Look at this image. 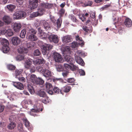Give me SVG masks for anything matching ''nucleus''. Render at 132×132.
<instances>
[{
    "instance_id": "f257e3e1",
    "label": "nucleus",
    "mask_w": 132,
    "mask_h": 132,
    "mask_svg": "<svg viewBox=\"0 0 132 132\" xmlns=\"http://www.w3.org/2000/svg\"><path fill=\"white\" fill-rule=\"evenodd\" d=\"M30 78L31 81L33 84L37 85H43L44 81L42 79L37 78L36 76L34 75H31L30 76Z\"/></svg>"
},
{
    "instance_id": "f03ea898",
    "label": "nucleus",
    "mask_w": 132,
    "mask_h": 132,
    "mask_svg": "<svg viewBox=\"0 0 132 132\" xmlns=\"http://www.w3.org/2000/svg\"><path fill=\"white\" fill-rule=\"evenodd\" d=\"M26 13L24 11H16L13 14V18L14 19H20L25 17Z\"/></svg>"
},
{
    "instance_id": "7ed1b4c3",
    "label": "nucleus",
    "mask_w": 132,
    "mask_h": 132,
    "mask_svg": "<svg viewBox=\"0 0 132 132\" xmlns=\"http://www.w3.org/2000/svg\"><path fill=\"white\" fill-rule=\"evenodd\" d=\"M65 10L63 8H61L59 11V13L60 15V17L57 20L56 25L58 28H60L61 26L62 22V19L61 18L64 13Z\"/></svg>"
},
{
    "instance_id": "20e7f679",
    "label": "nucleus",
    "mask_w": 132,
    "mask_h": 132,
    "mask_svg": "<svg viewBox=\"0 0 132 132\" xmlns=\"http://www.w3.org/2000/svg\"><path fill=\"white\" fill-rule=\"evenodd\" d=\"M40 0H29V6L31 9H33L37 8L38 5V3Z\"/></svg>"
},
{
    "instance_id": "39448f33",
    "label": "nucleus",
    "mask_w": 132,
    "mask_h": 132,
    "mask_svg": "<svg viewBox=\"0 0 132 132\" xmlns=\"http://www.w3.org/2000/svg\"><path fill=\"white\" fill-rule=\"evenodd\" d=\"M53 46L49 44H45L44 45H43L41 46V48L42 53L44 55H45L48 50L51 49Z\"/></svg>"
},
{
    "instance_id": "423d86ee",
    "label": "nucleus",
    "mask_w": 132,
    "mask_h": 132,
    "mask_svg": "<svg viewBox=\"0 0 132 132\" xmlns=\"http://www.w3.org/2000/svg\"><path fill=\"white\" fill-rule=\"evenodd\" d=\"M45 90L50 94L52 95L53 93L52 90V85L49 83L46 82L44 86Z\"/></svg>"
},
{
    "instance_id": "0eeeda50",
    "label": "nucleus",
    "mask_w": 132,
    "mask_h": 132,
    "mask_svg": "<svg viewBox=\"0 0 132 132\" xmlns=\"http://www.w3.org/2000/svg\"><path fill=\"white\" fill-rule=\"evenodd\" d=\"M55 61L57 62H61L62 61V58L59 54L56 52H54L53 55Z\"/></svg>"
},
{
    "instance_id": "6e6552de",
    "label": "nucleus",
    "mask_w": 132,
    "mask_h": 132,
    "mask_svg": "<svg viewBox=\"0 0 132 132\" xmlns=\"http://www.w3.org/2000/svg\"><path fill=\"white\" fill-rule=\"evenodd\" d=\"M21 27L20 23L15 22L12 26L13 29L15 32H18L19 31Z\"/></svg>"
},
{
    "instance_id": "1a4fd4ad",
    "label": "nucleus",
    "mask_w": 132,
    "mask_h": 132,
    "mask_svg": "<svg viewBox=\"0 0 132 132\" xmlns=\"http://www.w3.org/2000/svg\"><path fill=\"white\" fill-rule=\"evenodd\" d=\"M48 39L51 42H53L54 43H57L59 41V38L56 35H50Z\"/></svg>"
},
{
    "instance_id": "9d476101",
    "label": "nucleus",
    "mask_w": 132,
    "mask_h": 132,
    "mask_svg": "<svg viewBox=\"0 0 132 132\" xmlns=\"http://www.w3.org/2000/svg\"><path fill=\"white\" fill-rule=\"evenodd\" d=\"M39 110L37 107L36 106H35L34 108H32L30 110V111L29 112V113L31 115L34 117L36 116H37V115L35 113L39 112Z\"/></svg>"
},
{
    "instance_id": "9b49d317",
    "label": "nucleus",
    "mask_w": 132,
    "mask_h": 132,
    "mask_svg": "<svg viewBox=\"0 0 132 132\" xmlns=\"http://www.w3.org/2000/svg\"><path fill=\"white\" fill-rule=\"evenodd\" d=\"M32 64V60L28 59L24 63V67L26 69H29L31 67Z\"/></svg>"
},
{
    "instance_id": "f8f14e48",
    "label": "nucleus",
    "mask_w": 132,
    "mask_h": 132,
    "mask_svg": "<svg viewBox=\"0 0 132 132\" xmlns=\"http://www.w3.org/2000/svg\"><path fill=\"white\" fill-rule=\"evenodd\" d=\"M12 18L9 16L5 15L3 18V20L6 24H10L12 21Z\"/></svg>"
},
{
    "instance_id": "ddd939ff",
    "label": "nucleus",
    "mask_w": 132,
    "mask_h": 132,
    "mask_svg": "<svg viewBox=\"0 0 132 132\" xmlns=\"http://www.w3.org/2000/svg\"><path fill=\"white\" fill-rule=\"evenodd\" d=\"M13 85L17 88L22 90L24 88V86L22 84L19 82H12Z\"/></svg>"
},
{
    "instance_id": "4468645a",
    "label": "nucleus",
    "mask_w": 132,
    "mask_h": 132,
    "mask_svg": "<svg viewBox=\"0 0 132 132\" xmlns=\"http://www.w3.org/2000/svg\"><path fill=\"white\" fill-rule=\"evenodd\" d=\"M12 42L14 45H18L20 44V40L18 37H14L12 38Z\"/></svg>"
},
{
    "instance_id": "2eb2a0df",
    "label": "nucleus",
    "mask_w": 132,
    "mask_h": 132,
    "mask_svg": "<svg viewBox=\"0 0 132 132\" xmlns=\"http://www.w3.org/2000/svg\"><path fill=\"white\" fill-rule=\"evenodd\" d=\"M62 40L65 43H67L71 42L72 39L70 36L68 35L63 37L62 38Z\"/></svg>"
},
{
    "instance_id": "dca6fc26",
    "label": "nucleus",
    "mask_w": 132,
    "mask_h": 132,
    "mask_svg": "<svg viewBox=\"0 0 132 132\" xmlns=\"http://www.w3.org/2000/svg\"><path fill=\"white\" fill-rule=\"evenodd\" d=\"M82 29L86 32L90 33L92 31V28L91 24L87 25L85 26H83Z\"/></svg>"
},
{
    "instance_id": "f3484780",
    "label": "nucleus",
    "mask_w": 132,
    "mask_h": 132,
    "mask_svg": "<svg viewBox=\"0 0 132 132\" xmlns=\"http://www.w3.org/2000/svg\"><path fill=\"white\" fill-rule=\"evenodd\" d=\"M65 61L68 63L71 64H73L74 63V60L73 59L68 55H66L65 56Z\"/></svg>"
},
{
    "instance_id": "a211bd4d",
    "label": "nucleus",
    "mask_w": 132,
    "mask_h": 132,
    "mask_svg": "<svg viewBox=\"0 0 132 132\" xmlns=\"http://www.w3.org/2000/svg\"><path fill=\"white\" fill-rule=\"evenodd\" d=\"M75 59L77 63L81 65L84 66L85 64L82 59L80 57L78 56H76L75 57Z\"/></svg>"
},
{
    "instance_id": "6ab92c4d",
    "label": "nucleus",
    "mask_w": 132,
    "mask_h": 132,
    "mask_svg": "<svg viewBox=\"0 0 132 132\" xmlns=\"http://www.w3.org/2000/svg\"><path fill=\"white\" fill-rule=\"evenodd\" d=\"M26 37L31 41H36L38 39L37 37L34 34L26 35Z\"/></svg>"
},
{
    "instance_id": "aec40b11",
    "label": "nucleus",
    "mask_w": 132,
    "mask_h": 132,
    "mask_svg": "<svg viewBox=\"0 0 132 132\" xmlns=\"http://www.w3.org/2000/svg\"><path fill=\"white\" fill-rule=\"evenodd\" d=\"M2 32L3 33L5 34L8 36H12L13 34V33L11 29H9L6 30H3L2 31Z\"/></svg>"
},
{
    "instance_id": "412c9836",
    "label": "nucleus",
    "mask_w": 132,
    "mask_h": 132,
    "mask_svg": "<svg viewBox=\"0 0 132 132\" xmlns=\"http://www.w3.org/2000/svg\"><path fill=\"white\" fill-rule=\"evenodd\" d=\"M35 45V43L32 42L27 43L26 44L27 51L33 49L34 48Z\"/></svg>"
},
{
    "instance_id": "4be33fe9",
    "label": "nucleus",
    "mask_w": 132,
    "mask_h": 132,
    "mask_svg": "<svg viewBox=\"0 0 132 132\" xmlns=\"http://www.w3.org/2000/svg\"><path fill=\"white\" fill-rule=\"evenodd\" d=\"M45 61L43 58L37 59L33 61V64L35 65L40 64H44Z\"/></svg>"
},
{
    "instance_id": "5701e85b",
    "label": "nucleus",
    "mask_w": 132,
    "mask_h": 132,
    "mask_svg": "<svg viewBox=\"0 0 132 132\" xmlns=\"http://www.w3.org/2000/svg\"><path fill=\"white\" fill-rule=\"evenodd\" d=\"M124 24L127 27H130L132 25V21L129 18H126L125 19Z\"/></svg>"
},
{
    "instance_id": "b1692460",
    "label": "nucleus",
    "mask_w": 132,
    "mask_h": 132,
    "mask_svg": "<svg viewBox=\"0 0 132 132\" xmlns=\"http://www.w3.org/2000/svg\"><path fill=\"white\" fill-rule=\"evenodd\" d=\"M39 35V36L40 38L45 39H46L47 38L48 39L50 36L48 34L44 32H41Z\"/></svg>"
},
{
    "instance_id": "393cba45",
    "label": "nucleus",
    "mask_w": 132,
    "mask_h": 132,
    "mask_svg": "<svg viewBox=\"0 0 132 132\" xmlns=\"http://www.w3.org/2000/svg\"><path fill=\"white\" fill-rule=\"evenodd\" d=\"M42 23L45 29L47 30H49L50 28L52 27L46 21H44L42 22Z\"/></svg>"
},
{
    "instance_id": "a878e982",
    "label": "nucleus",
    "mask_w": 132,
    "mask_h": 132,
    "mask_svg": "<svg viewBox=\"0 0 132 132\" xmlns=\"http://www.w3.org/2000/svg\"><path fill=\"white\" fill-rule=\"evenodd\" d=\"M18 52L20 53L24 54L27 52V49L23 47H20L18 49Z\"/></svg>"
},
{
    "instance_id": "bb28decb",
    "label": "nucleus",
    "mask_w": 132,
    "mask_h": 132,
    "mask_svg": "<svg viewBox=\"0 0 132 132\" xmlns=\"http://www.w3.org/2000/svg\"><path fill=\"white\" fill-rule=\"evenodd\" d=\"M27 88L31 94H33L34 93L35 91L32 84H28L27 86Z\"/></svg>"
},
{
    "instance_id": "cd10ccee",
    "label": "nucleus",
    "mask_w": 132,
    "mask_h": 132,
    "mask_svg": "<svg viewBox=\"0 0 132 132\" xmlns=\"http://www.w3.org/2000/svg\"><path fill=\"white\" fill-rule=\"evenodd\" d=\"M0 42L3 46L8 45L9 44L8 41L4 38H0Z\"/></svg>"
},
{
    "instance_id": "c85d7f7f",
    "label": "nucleus",
    "mask_w": 132,
    "mask_h": 132,
    "mask_svg": "<svg viewBox=\"0 0 132 132\" xmlns=\"http://www.w3.org/2000/svg\"><path fill=\"white\" fill-rule=\"evenodd\" d=\"M63 53L65 54H70L71 53L70 49L69 46H67L63 47L62 48Z\"/></svg>"
},
{
    "instance_id": "c756f323",
    "label": "nucleus",
    "mask_w": 132,
    "mask_h": 132,
    "mask_svg": "<svg viewBox=\"0 0 132 132\" xmlns=\"http://www.w3.org/2000/svg\"><path fill=\"white\" fill-rule=\"evenodd\" d=\"M52 89L53 93H54L57 94L60 93H62V89H61L57 87H54Z\"/></svg>"
},
{
    "instance_id": "7c9ffc66",
    "label": "nucleus",
    "mask_w": 132,
    "mask_h": 132,
    "mask_svg": "<svg viewBox=\"0 0 132 132\" xmlns=\"http://www.w3.org/2000/svg\"><path fill=\"white\" fill-rule=\"evenodd\" d=\"M71 89V87L70 86L66 85L61 89L62 93V91L65 93L68 92Z\"/></svg>"
},
{
    "instance_id": "2f4dec72",
    "label": "nucleus",
    "mask_w": 132,
    "mask_h": 132,
    "mask_svg": "<svg viewBox=\"0 0 132 132\" xmlns=\"http://www.w3.org/2000/svg\"><path fill=\"white\" fill-rule=\"evenodd\" d=\"M16 125V123L14 122H10L7 126V128L9 129L12 130L15 127Z\"/></svg>"
},
{
    "instance_id": "473e14b6",
    "label": "nucleus",
    "mask_w": 132,
    "mask_h": 132,
    "mask_svg": "<svg viewBox=\"0 0 132 132\" xmlns=\"http://www.w3.org/2000/svg\"><path fill=\"white\" fill-rule=\"evenodd\" d=\"M43 73L44 74V76L46 77H49L52 76L51 71L46 69Z\"/></svg>"
},
{
    "instance_id": "72a5a7b5",
    "label": "nucleus",
    "mask_w": 132,
    "mask_h": 132,
    "mask_svg": "<svg viewBox=\"0 0 132 132\" xmlns=\"http://www.w3.org/2000/svg\"><path fill=\"white\" fill-rule=\"evenodd\" d=\"M37 33V31L33 28H31L28 30L27 35H35Z\"/></svg>"
},
{
    "instance_id": "f704fd0d",
    "label": "nucleus",
    "mask_w": 132,
    "mask_h": 132,
    "mask_svg": "<svg viewBox=\"0 0 132 132\" xmlns=\"http://www.w3.org/2000/svg\"><path fill=\"white\" fill-rule=\"evenodd\" d=\"M38 95L40 97H46V94L45 92L43 90H39L38 92Z\"/></svg>"
},
{
    "instance_id": "c9c22d12",
    "label": "nucleus",
    "mask_w": 132,
    "mask_h": 132,
    "mask_svg": "<svg viewBox=\"0 0 132 132\" xmlns=\"http://www.w3.org/2000/svg\"><path fill=\"white\" fill-rule=\"evenodd\" d=\"M10 49V48L8 45H6L2 47V50L4 53H7L9 52Z\"/></svg>"
},
{
    "instance_id": "e433bc0d",
    "label": "nucleus",
    "mask_w": 132,
    "mask_h": 132,
    "mask_svg": "<svg viewBox=\"0 0 132 132\" xmlns=\"http://www.w3.org/2000/svg\"><path fill=\"white\" fill-rule=\"evenodd\" d=\"M7 8L10 11H13L15 9V6L13 4H10L6 6Z\"/></svg>"
},
{
    "instance_id": "4c0bfd02",
    "label": "nucleus",
    "mask_w": 132,
    "mask_h": 132,
    "mask_svg": "<svg viewBox=\"0 0 132 132\" xmlns=\"http://www.w3.org/2000/svg\"><path fill=\"white\" fill-rule=\"evenodd\" d=\"M46 68H44L43 67L41 66H38L37 67V70L38 72L42 73H43L45 69Z\"/></svg>"
},
{
    "instance_id": "58836bf2",
    "label": "nucleus",
    "mask_w": 132,
    "mask_h": 132,
    "mask_svg": "<svg viewBox=\"0 0 132 132\" xmlns=\"http://www.w3.org/2000/svg\"><path fill=\"white\" fill-rule=\"evenodd\" d=\"M69 17L73 22L76 23L78 22V20L76 19L75 16L72 14L69 15Z\"/></svg>"
},
{
    "instance_id": "ea45409f",
    "label": "nucleus",
    "mask_w": 132,
    "mask_h": 132,
    "mask_svg": "<svg viewBox=\"0 0 132 132\" xmlns=\"http://www.w3.org/2000/svg\"><path fill=\"white\" fill-rule=\"evenodd\" d=\"M22 120L24 123L25 125L27 127H28L30 125V123L26 118H23Z\"/></svg>"
},
{
    "instance_id": "a19ab883",
    "label": "nucleus",
    "mask_w": 132,
    "mask_h": 132,
    "mask_svg": "<svg viewBox=\"0 0 132 132\" xmlns=\"http://www.w3.org/2000/svg\"><path fill=\"white\" fill-rule=\"evenodd\" d=\"M23 72L22 70H16L15 72V75L16 78H18V76L20 75Z\"/></svg>"
},
{
    "instance_id": "79ce46f5",
    "label": "nucleus",
    "mask_w": 132,
    "mask_h": 132,
    "mask_svg": "<svg viewBox=\"0 0 132 132\" xmlns=\"http://www.w3.org/2000/svg\"><path fill=\"white\" fill-rule=\"evenodd\" d=\"M26 33V31L25 29H23L21 30L20 33V37L23 38L25 37Z\"/></svg>"
},
{
    "instance_id": "37998d69",
    "label": "nucleus",
    "mask_w": 132,
    "mask_h": 132,
    "mask_svg": "<svg viewBox=\"0 0 132 132\" xmlns=\"http://www.w3.org/2000/svg\"><path fill=\"white\" fill-rule=\"evenodd\" d=\"M56 69L57 71H63L64 69L62 65H59L56 66Z\"/></svg>"
},
{
    "instance_id": "c03bdc74",
    "label": "nucleus",
    "mask_w": 132,
    "mask_h": 132,
    "mask_svg": "<svg viewBox=\"0 0 132 132\" xmlns=\"http://www.w3.org/2000/svg\"><path fill=\"white\" fill-rule=\"evenodd\" d=\"M45 11V10L44 9L42 8H40L38 9L37 12L39 15H42L43 14Z\"/></svg>"
},
{
    "instance_id": "a18cd8bd",
    "label": "nucleus",
    "mask_w": 132,
    "mask_h": 132,
    "mask_svg": "<svg viewBox=\"0 0 132 132\" xmlns=\"http://www.w3.org/2000/svg\"><path fill=\"white\" fill-rule=\"evenodd\" d=\"M7 69L10 70H14L15 68V67L11 64H9L7 65Z\"/></svg>"
},
{
    "instance_id": "49530a36",
    "label": "nucleus",
    "mask_w": 132,
    "mask_h": 132,
    "mask_svg": "<svg viewBox=\"0 0 132 132\" xmlns=\"http://www.w3.org/2000/svg\"><path fill=\"white\" fill-rule=\"evenodd\" d=\"M33 54L35 56H39L41 54V53L39 50L37 49L34 51Z\"/></svg>"
},
{
    "instance_id": "de8ad7c7",
    "label": "nucleus",
    "mask_w": 132,
    "mask_h": 132,
    "mask_svg": "<svg viewBox=\"0 0 132 132\" xmlns=\"http://www.w3.org/2000/svg\"><path fill=\"white\" fill-rule=\"evenodd\" d=\"M39 15L38 12H34L32 13L30 15V17L31 18L36 17Z\"/></svg>"
},
{
    "instance_id": "09e8293b",
    "label": "nucleus",
    "mask_w": 132,
    "mask_h": 132,
    "mask_svg": "<svg viewBox=\"0 0 132 132\" xmlns=\"http://www.w3.org/2000/svg\"><path fill=\"white\" fill-rule=\"evenodd\" d=\"M69 73V72L67 71H64L62 72V75L65 78L68 75Z\"/></svg>"
},
{
    "instance_id": "8fccbe9b",
    "label": "nucleus",
    "mask_w": 132,
    "mask_h": 132,
    "mask_svg": "<svg viewBox=\"0 0 132 132\" xmlns=\"http://www.w3.org/2000/svg\"><path fill=\"white\" fill-rule=\"evenodd\" d=\"M44 6L47 9H50L53 6L52 4H51L46 3L44 4Z\"/></svg>"
},
{
    "instance_id": "3c124183",
    "label": "nucleus",
    "mask_w": 132,
    "mask_h": 132,
    "mask_svg": "<svg viewBox=\"0 0 132 132\" xmlns=\"http://www.w3.org/2000/svg\"><path fill=\"white\" fill-rule=\"evenodd\" d=\"M95 14L96 12H93L92 11L90 12V17L94 19V20L96 19Z\"/></svg>"
},
{
    "instance_id": "603ef678",
    "label": "nucleus",
    "mask_w": 132,
    "mask_h": 132,
    "mask_svg": "<svg viewBox=\"0 0 132 132\" xmlns=\"http://www.w3.org/2000/svg\"><path fill=\"white\" fill-rule=\"evenodd\" d=\"M78 67L76 66L75 65H73L72 66H71L70 69L72 71H75L78 69Z\"/></svg>"
},
{
    "instance_id": "864d4df0",
    "label": "nucleus",
    "mask_w": 132,
    "mask_h": 132,
    "mask_svg": "<svg viewBox=\"0 0 132 132\" xmlns=\"http://www.w3.org/2000/svg\"><path fill=\"white\" fill-rule=\"evenodd\" d=\"M78 45V44L77 42H73L71 44V47L72 48H75L77 47Z\"/></svg>"
},
{
    "instance_id": "5fc2aeb1",
    "label": "nucleus",
    "mask_w": 132,
    "mask_h": 132,
    "mask_svg": "<svg viewBox=\"0 0 132 132\" xmlns=\"http://www.w3.org/2000/svg\"><path fill=\"white\" fill-rule=\"evenodd\" d=\"M64 66L66 70H68L69 69H70L71 66L67 64H64Z\"/></svg>"
},
{
    "instance_id": "6e6d98bb",
    "label": "nucleus",
    "mask_w": 132,
    "mask_h": 132,
    "mask_svg": "<svg viewBox=\"0 0 132 132\" xmlns=\"http://www.w3.org/2000/svg\"><path fill=\"white\" fill-rule=\"evenodd\" d=\"M79 73L81 76H84L85 75V71L82 69H80L79 70Z\"/></svg>"
},
{
    "instance_id": "4d7b16f0",
    "label": "nucleus",
    "mask_w": 132,
    "mask_h": 132,
    "mask_svg": "<svg viewBox=\"0 0 132 132\" xmlns=\"http://www.w3.org/2000/svg\"><path fill=\"white\" fill-rule=\"evenodd\" d=\"M17 59L19 60H21L24 58V56L22 55H18L17 57Z\"/></svg>"
},
{
    "instance_id": "13d9d810",
    "label": "nucleus",
    "mask_w": 132,
    "mask_h": 132,
    "mask_svg": "<svg viewBox=\"0 0 132 132\" xmlns=\"http://www.w3.org/2000/svg\"><path fill=\"white\" fill-rule=\"evenodd\" d=\"M51 21L52 22V23L55 24H54L55 26H56V27H57L58 28H58V27H57V25H56L57 21L56 22V23H55L56 22V20L54 18H51Z\"/></svg>"
},
{
    "instance_id": "bf43d9fd",
    "label": "nucleus",
    "mask_w": 132,
    "mask_h": 132,
    "mask_svg": "<svg viewBox=\"0 0 132 132\" xmlns=\"http://www.w3.org/2000/svg\"><path fill=\"white\" fill-rule=\"evenodd\" d=\"M18 79L20 82H25L26 81V79L23 77H18Z\"/></svg>"
},
{
    "instance_id": "052dcab7",
    "label": "nucleus",
    "mask_w": 132,
    "mask_h": 132,
    "mask_svg": "<svg viewBox=\"0 0 132 132\" xmlns=\"http://www.w3.org/2000/svg\"><path fill=\"white\" fill-rule=\"evenodd\" d=\"M75 80L73 78H70L68 79V81L69 83H72L74 82Z\"/></svg>"
},
{
    "instance_id": "680f3d73",
    "label": "nucleus",
    "mask_w": 132,
    "mask_h": 132,
    "mask_svg": "<svg viewBox=\"0 0 132 132\" xmlns=\"http://www.w3.org/2000/svg\"><path fill=\"white\" fill-rule=\"evenodd\" d=\"M53 81L54 82H55L57 81H63V80L61 78H54L53 79Z\"/></svg>"
},
{
    "instance_id": "e2e57ef3",
    "label": "nucleus",
    "mask_w": 132,
    "mask_h": 132,
    "mask_svg": "<svg viewBox=\"0 0 132 132\" xmlns=\"http://www.w3.org/2000/svg\"><path fill=\"white\" fill-rule=\"evenodd\" d=\"M16 2L18 4L20 5H22L23 4L24 2L23 0H16Z\"/></svg>"
},
{
    "instance_id": "0e129e2a",
    "label": "nucleus",
    "mask_w": 132,
    "mask_h": 132,
    "mask_svg": "<svg viewBox=\"0 0 132 132\" xmlns=\"http://www.w3.org/2000/svg\"><path fill=\"white\" fill-rule=\"evenodd\" d=\"M15 118V117L14 116L12 115L10 116L9 119L10 121V122L13 121Z\"/></svg>"
},
{
    "instance_id": "69168bd1",
    "label": "nucleus",
    "mask_w": 132,
    "mask_h": 132,
    "mask_svg": "<svg viewBox=\"0 0 132 132\" xmlns=\"http://www.w3.org/2000/svg\"><path fill=\"white\" fill-rule=\"evenodd\" d=\"M76 39L78 41H82V39L81 37H79L78 35L76 36Z\"/></svg>"
},
{
    "instance_id": "338daca9",
    "label": "nucleus",
    "mask_w": 132,
    "mask_h": 132,
    "mask_svg": "<svg viewBox=\"0 0 132 132\" xmlns=\"http://www.w3.org/2000/svg\"><path fill=\"white\" fill-rule=\"evenodd\" d=\"M25 103L28 104H31L32 103V102L31 100H29L25 101Z\"/></svg>"
},
{
    "instance_id": "774afa93",
    "label": "nucleus",
    "mask_w": 132,
    "mask_h": 132,
    "mask_svg": "<svg viewBox=\"0 0 132 132\" xmlns=\"http://www.w3.org/2000/svg\"><path fill=\"white\" fill-rule=\"evenodd\" d=\"M4 106L0 105V113L3 112L4 109Z\"/></svg>"
}]
</instances>
